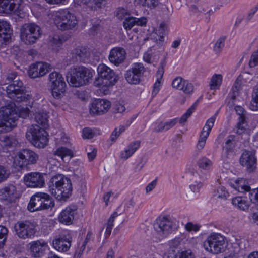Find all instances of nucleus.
<instances>
[{"mask_svg":"<svg viewBox=\"0 0 258 258\" xmlns=\"http://www.w3.org/2000/svg\"><path fill=\"white\" fill-rule=\"evenodd\" d=\"M49 191L58 200L65 201L72 194L71 181L63 174H55L50 179Z\"/></svg>","mask_w":258,"mask_h":258,"instance_id":"nucleus-1","label":"nucleus"},{"mask_svg":"<svg viewBox=\"0 0 258 258\" xmlns=\"http://www.w3.org/2000/svg\"><path fill=\"white\" fill-rule=\"evenodd\" d=\"M92 77L93 73L91 70L80 66L70 68L67 77L70 85L79 87L87 84Z\"/></svg>","mask_w":258,"mask_h":258,"instance_id":"nucleus-2","label":"nucleus"},{"mask_svg":"<svg viewBox=\"0 0 258 258\" xmlns=\"http://www.w3.org/2000/svg\"><path fill=\"white\" fill-rule=\"evenodd\" d=\"M98 77L94 82L95 86H112L119 80L118 75L113 70L104 64H100L97 67Z\"/></svg>","mask_w":258,"mask_h":258,"instance_id":"nucleus-3","label":"nucleus"},{"mask_svg":"<svg viewBox=\"0 0 258 258\" xmlns=\"http://www.w3.org/2000/svg\"><path fill=\"white\" fill-rule=\"evenodd\" d=\"M26 136L29 142L37 148H44L48 141V133L45 128L38 125H32L27 132Z\"/></svg>","mask_w":258,"mask_h":258,"instance_id":"nucleus-4","label":"nucleus"},{"mask_svg":"<svg viewBox=\"0 0 258 258\" xmlns=\"http://www.w3.org/2000/svg\"><path fill=\"white\" fill-rule=\"evenodd\" d=\"M54 202L50 196L44 192H38L31 198L28 209L31 211L48 209L53 207Z\"/></svg>","mask_w":258,"mask_h":258,"instance_id":"nucleus-5","label":"nucleus"},{"mask_svg":"<svg viewBox=\"0 0 258 258\" xmlns=\"http://www.w3.org/2000/svg\"><path fill=\"white\" fill-rule=\"evenodd\" d=\"M54 22L58 29L62 31L74 29L78 24L76 16L68 11L57 12Z\"/></svg>","mask_w":258,"mask_h":258,"instance_id":"nucleus-6","label":"nucleus"},{"mask_svg":"<svg viewBox=\"0 0 258 258\" xmlns=\"http://www.w3.org/2000/svg\"><path fill=\"white\" fill-rule=\"evenodd\" d=\"M20 30L21 39L27 45L35 43L42 34L40 27L35 23L25 24Z\"/></svg>","mask_w":258,"mask_h":258,"instance_id":"nucleus-7","label":"nucleus"},{"mask_svg":"<svg viewBox=\"0 0 258 258\" xmlns=\"http://www.w3.org/2000/svg\"><path fill=\"white\" fill-rule=\"evenodd\" d=\"M48 81L53 97L57 99L62 98L64 95L66 87L62 75L59 72L54 71L49 75Z\"/></svg>","mask_w":258,"mask_h":258,"instance_id":"nucleus-8","label":"nucleus"},{"mask_svg":"<svg viewBox=\"0 0 258 258\" xmlns=\"http://www.w3.org/2000/svg\"><path fill=\"white\" fill-rule=\"evenodd\" d=\"M39 159V155L29 149H23L17 153L14 159V163L20 168L29 165L35 164Z\"/></svg>","mask_w":258,"mask_h":258,"instance_id":"nucleus-9","label":"nucleus"},{"mask_svg":"<svg viewBox=\"0 0 258 258\" xmlns=\"http://www.w3.org/2000/svg\"><path fill=\"white\" fill-rule=\"evenodd\" d=\"M224 238L219 234L213 233L209 236L204 243L205 249L214 254H218L225 251Z\"/></svg>","mask_w":258,"mask_h":258,"instance_id":"nucleus-10","label":"nucleus"},{"mask_svg":"<svg viewBox=\"0 0 258 258\" xmlns=\"http://www.w3.org/2000/svg\"><path fill=\"white\" fill-rule=\"evenodd\" d=\"M36 225L29 221H18L14 225L16 234L20 238H31L36 232Z\"/></svg>","mask_w":258,"mask_h":258,"instance_id":"nucleus-11","label":"nucleus"},{"mask_svg":"<svg viewBox=\"0 0 258 258\" xmlns=\"http://www.w3.org/2000/svg\"><path fill=\"white\" fill-rule=\"evenodd\" d=\"M172 222L168 216H159L154 223V228L160 234H168L171 230Z\"/></svg>","mask_w":258,"mask_h":258,"instance_id":"nucleus-12","label":"nucleus"},{"mask_svg":"<svg viewBox=\"0 0 258 258\" xmlns=\"http://www.w3.org/2000/svg\"><path fill=\"white\" fill-rule=\"evenodd\" d=\"M51 69V66L43 62L32 64L29 69L28 74L31 78H36L45 75Z\"/></svg>","mask_w":258,"mask_h":258,"instance_id":"nucleus-13","label":"nucleus"},{"mask_svg":"<svg viewBox=\"0 0 258 258\" xmlns=\"http://www.w3.org/2000/svg\"><path fill=\"white\" fill-rule=\"evenodd\" d=\"M240 164L245 167L249 172L254 171L256 166V158L253 151H244L239 159Z\"/></svg>","mask_w":258,"mask_h":258,"instance_id":"nucleus-14","label":"nucleus"},{"mask_svg":"<svg viewBox=\"0 0 258 258\" xmlns=\"http://www.w3.org/2000/svg\"><path fill=\"white\" fill-rule=\"evenodd\" d=\"M24 180L26 186L30 187H41L45 184L44 177L39 172L29 173L25 176Z\"/></svg>","mask_w":258,"mask_h":258,"instance_id":"nucleus-15","label":"nucleus"},{"mask_svg":"<svg viewBox=\"0 0 258 258\" xmlns=\"http://www.w3.org/2000/svg\"><path fill=\"white\" fill-rule=\"evenodd\" d=\"M110 107V102L103 99H96L91 104L90 108L91 114L101 115L107 112Z\"/></svg>","mask_w":258,"mask_h":258,"instance_id":"nucleus-16","label":"nucleus"},{"mask_svg":"<svg viewBox=\"0 0 258 258\" xmlns=\"http://www.w3.org/2000/svg\"><path fill=\"white\" fill-rule=\"evenodd\" d=\"M17 198V189L14 185L8 184L0 189L1 200L12 203L15 202Z\"/></svg>","mask_w":258,"mask_h":258,"instance_id":"nucleus-17","label":"nucleus"},{"mask_svg":"<svg viewBox=\"0 0 258 258\" xmlns=\"http://www.w3.org/2000/svg\"><path fill=\"white\" fill-rule=\"evenodd\" d=\"M126 51L121 47H115L112 49L108 56L109 61L116 66L122 63L126 58Z\"/></svg>","mask_w":258,"mask_h":258,"instance_id":"nucleus-18","label":"nucleus"},{"mask_svg":"<svg viewBox=\"0 0 258 258\" xmlns=\"http://www.w3.org/2000/svg\"><path fill=\"white\" fill-rule=\"evenodd\" d=\"M1 116L4 121L13 124L18 119V115L16 111L14 104H9L0 108Z\"/></svg>","mask_w":258,"mask_h":258,"instance_id":"nucleus-19","label":"nucleus"},{"mask_svg":"<svg viewBox=\"0 0 258 258\" xmlns=\"http://www.w3.org/2000/svg\"><path fill=\"white\" fill-rule=\"evenodd\" d=\"M215 122V118L211 117L206 122V124L204 126L197 144V148L199 150H202L205 146L206 140L213 127Z\"/></svg>","mask_w":258,"mask_h":258,"instance_id":"nucleus-20","label":"nucleus"},{"mask_svg":"<svg viewBox=\"0 0 258 258\" xmlns=\"http://www.w3.org/2000/svg\"><path fill=\"white\" fill-rule=\"evenodd\" d=\"M106 0H78V5L84 10L96 11L105 7Z\"/></svg>","mask_w":258,"mask_h":258,"instance_id":"nucleus-21","label":"nucleus"},{"mask_svg":"<svg viewBox=\"0 0 258 258\" xmlns=\"http://www.w3.org/2000/svg\"><path fill=\"white\" fill-rule=\"evenodd\" d=\"M172 86L179 90H182L186 94H189L194 90V86L187 81L184 80L181 77H176L172 82Z\"/></svg>","mask_w":258,"mask_h":258,"instance_id":"nucleus-22","label":"nucleus"},{"mask_svg":"<svg viewBox=\"0 0 258 258\" xmlns=\"http://www.w3.org/2000/svg\"><path fill=\"white\" fill-rule=\"evenodd\" d=\"M11 29L9 24L5 21H0V47L6 45L11 39Z\"/></svg>","mask_w":258,"mask_h":258,"instance_id":"nucleus-23","label":"nucleus"},{"mask_svg":"<svg viewBox=\"0 0 258 258\" xmlns=\"http://www.w3.org/2000/svg\"><path fill=\"white\" fill-rule=\"evenodd\" d=\"M53 247L58 251L66 252L69 250L71 245V241L66 238L56 237L52 241Z\"/></svg>","mask_w":258,"mask_h":258,"instance_id":"nucleus-24","label":"nucleus"},{"mask_svg":"<svg viewBox=\"0 0 258 258\" xmlns=\"http://www.w3.org/2000/svg\"><path fill=\"white\" fill-rule=\"evenodd\" d=\"M21 0H0V12L10 13L18 8Z\"/></svg>","mask_w":258,"mask_h":258,"instance_id":"nucleus-25","label":"nucleus"},{"mask_svg":"<svg viewBox=\"0 0 258 258\" xmlns=\"http://www.w3.org/2000/svg\"><path fill=\"white\" fill-rule=\"evenodd\" d=\"M74 210L70 207H67L60 213L58 220L62 223L67 225L71 224L74 219Z\"/></svg>","mask_w":258,"mask_h":258,"instance_id":"nucleus-26","label":"nucleus"},{"mask_svg":"<svg viewBox=\"0 0 258 258\" xmlns=\"http://www.w3.org/2000/svg\"><path fill=\"white\" fill-rule=\"evenodd\" d=\"M48 116L46 112L43 110H38L34 114V120L37 123L35 125H38L43 128H46L48 125Z\"/></svg>","mask_w":258,"mask_h":258,"instance_id":"nucleus-27","label":"nucleus"},{"mask_svg":"<svg viewBox=\"0 0 258 258\" xmlns=\"http://www.w3.org/2000/svg\"><path fill=\"white\" fill-rule=\"evenodd\" d=\"M230 186L236 190L240 192H244L250 191V186L246 181L243 179H237L233 182H230Z\"/></svg>","mask_w":258,"mask_h":258,"instance_id":"nucleus-28","label":"nucleus"},{"mask_svg":"<svg viewBox=\"0 0 258 258\" xmlns=\"http://www.w3.org/2000/svg\"><path fill=\"white\" fill-rule=\"evenodd\" d=\"M72 55L76 61H84L90 57V52L87 48L79 47L73 50Z\"/></svg>","mask_w":258,"mask_h":258,"instance_id":"nucleus-29","label":"nucleus"},{"mask_svg":"<svg viewBox=\"0 0 258 258\" xmlns=\"http://www.w3.org/2000/svg\"><path fill=\"white\" fill-rule=\"evenodd\" d=\"M250 199L254 203H258V187L250 191ZM250 217L253 221L258 224V205L255 208L252 207Z\"/></svg>","mask_w":258,"mask_h":258,"instance_id":"nucleus-30","label":"nucleus"},{"mask_svg":"<svg viewBox=\"0 0 258 258\" xmlns=\"http://www.w3.org/2000/svg\"><path fill=\"white\" fill-rule=\"evenodd\" d=\"M25 88L21 81L16 80L13 83L10 84L6 89V92L8 97L10 98L11 95L23 90Z\"/></svg>","mask_w":258,"mask_h":258,"instance_id":"nucleus-31","label":"nucleus"},{"mask_svg":"<svg viewBox=\"0 0 258 258\" xmlns=\"http://www.w3.org/2000/svg\"><path fill=\"white\" fill-rule=\"evenodd\" d=\"M232 204L237 208L245 210L249 207V202L246 197H236L232 199Z\"/></svg>","mask_w":258,"mask_h":258,"instance_id":"nucleus-32","label":"nucleus"},{"mask_svg":"<svg viewBox=\"0 0 258 258\" xmlns=\"http://www.w3.org/2000/svg\"><path fill=\"white\" fill-rule=\"evenodd\" d=\"M140 142L136 141L131 143L127 149L120 154L122 159L126 160L131 157L140 146Z\"/></svg>","mask_w":258,"mask_h":258,"instance_id":"nucleus-33","label":"nucleus"},{"mask_svg":"<svg viewBox=\"0 0 258 258\" xmlns=\"http://www.w3.org/2000/svg\"><path fill=\"white\" fill-rule=\"evenodd\" d=\"M30 250L34 256L39 257L43 254V246L39 241H33L29 244Z\"/></svg>","mask_w":258,"mask_h":258,"instance_id":"nucleus-34","label":"nucleus"},{"mask_svg":"<svg viewBox=\"0 0 258 258\" xmlns=\"http://www.w3.org/2000/svg\"><path fill=\"white\" fill-rule=\"evenodd\" d=\"M30 98V96L27 93L25 88L12 95L10 97L12 100L17 102L25 101L29 100Z\"/></svg>","mask_w":258,"mask_h":258,"instance_id":"nucleus-35","label":"nucleus"},{"mask_svg":"<svg viewBox=\"0 0 258 258\" xmlns=\"http://www.w3.org/2000/svg\"><path fill=\"white\" fill-rule=\"evenodd\" d=\"M54 155L61 157V159L63 160L64 158L70 160L74 156L73 152L72 150L63 147L57 148L54 152Z\"/></svg>","mask_w":258,"mask_h":258,"instance_id":"nucleus-36","label":"nucleus"},{"mask_svg":"<svg viewBox=\"0 0 258 258\" xmlns=\"http://www.w3.org/2000/svg\"><path fill=\"white\" fill-rule=\"evenodd\" d=\"M15 139L12 136H2L0 137V145L4 148H8L13 146Z\"/></svg>","mask_w":258,"mask_h":258,"instance_id":"nucleus-37","label":"nucleus"},{"mask_svg":"<svg viewBox=\"0 0 258 258\" xmlns=\"http://www.w3.org/2000/svg\"><path fill=\"white\" fill-rule=\"evenodd\" d=\"M125 78L127 82L131 84H138L141 81V77L139 76L128 70L125 74Z\"/></svg>","mask_w":258,"mask_h":258,"instance_id":"nucleus-38","label":"nucleus"},{"mask_svg":"<svg viewBox=\"0 0 258 258\" xmlns=\"http://www.w3.org/2000/svg\"><path fill=\"white\" fill-rule=\"evenodd\" d=\"M222 76L219 74H214L211 78L210 82V88L211 90L218 88L221 84Z\"/></svg>","mask_w":258,"mask_h":258,"instance_id":"nucleus-39","label":"nucleus"},{"mask_svg":"<svg viewBox=\"0 0 258 258\" xmlns=\"http://www.w3.org/2000/svg\"><path fill=\"white\" fill-rule=\"evenodd\" d=\"M248 127L245 118L240 119L237 124L236 132L239 134H242L247 131Z\"/></svg>","mask_w":258,"mask_h":258,"instance_id":"nucleus-40","label":"nucleus"},{"mask_svg":"<svg viewBox=\"0 0 258 258\" xmlns=\"http://www.w3.org/2000/svg\"><path fill=\"white\" fill-rule=\"evenodd\" d=\"M118 216V214L116 212H114L108 219V221L106 223V228L105 234L106 236H108L111 234V230L113 226V223L114 219Z\"/></svg>","mask_w":258,"mask_h":258,"instance_id":"nucleus-41","label":"nucleus"},{"mask_svg":"<svg viewBox=\"0 0 258 258\" xmlns=\"http://www.w3.org/2000/svg\"><path fill=\"white\" fill-rule=\"evenodd\" d=\"M128 71H133V72L141 77L145 71V68L141 63H136Z\"/></svg>","mask_w":258,"mask_h":258,"instance_id":"nucleus-42","label":"nucleus"},{"mask_svg":"<svg viewBox=\"0 0 258 258\" xmlns=\"http://www.w3.org/2000/svg\"><path fill=\"white\" fill-rule=\"evenodd\" d=\"M212 164V161L206 158L201 159L198 162L199 168L204 170H209Z\"/></svg>","mask_w":258,"mask_h":258,"instance_id":"nucleus-43","label":"nucleus"},{"mask_svg":"<svg viewBox=\"0 0 258 258\" xmlns=\"http://www.w3.org/2000/svg\"><path fill=\"white\" fill-rule=\"evenodd\" d=\"M14 126L9 122L4 121V119H0V134L10 131Z\"/></svg>","mask_w":258,"mask_h":258,"instance_id":"nucleus-44","label":"nucleus"},{"mask_svg":"<svg viewBox=\"0 0 258 258\" xmlns=\"http://www.w3.org/2000/svg\"><path fill=\"white\" fill-rule=\"evenodd\" d=\"M238 248V246L236 242V239L233 236H231V239H229L228 241L227 240V249L231 252H235Z\"/></svg>","mask_w":258,"mask_h":258,"instance_id":"nucleus-45","label":"nucleus"},{"mask_svg":"<svg viewBox=\"0 0 258 258\" xmlns=\"http://www.w3.org/2000/svg\"><path fill=\"white\" fill-rule=\"evenodd\" d=\"M136 18L128 17L125 18L123 21L124 28L127 30L131 29L136 24Z\"/></svg>","mask_w":258,"mask_h":258,"instance_id":"nucleus-46","label":"nucleus"},{"mask_svg":"<svg viewBox=\"0 0 258 258\" xmlns=\"http://www.w3.org/2000/svg\"><path fill=\"white\" fill-rule=\"evenodd\" d=\"M196 106V104L195 103L193 104L186 111L185 113H184L182 117L180 118L179 120V123L181 124H183L186 122L187 119L189 117V116L192 113L194 110L195 109Z\"/></svg>","mask_w":258,"mask_h":258,"instance_id":"nucleus-47","label":"nucleus"},{"mask_svg":"<svg viewBox=\"0 0 258 258\" xmlns=\"http://www.w3.org/2000/svg\"><path fill=\"white\" fill-rule=\"evenodd\" d=\"M175 258H195V256L191 250H187L178 252Z\"/></svg>","mask_w":258,"mask_h":258,"instance_id":"nucleus-48","label":"nucleus"},{"mask_svg":"<svg viewBox=\"0 0 258 258\" xmlns=\"http://www.w3.org/2000/svg\"><path fill=\"white\" fill-rule=\"evenodd\" d=\"M248 64L250 68H254L258 66V50L251 54Z\"/></svg>","mask_w":258,"mask_h":258,"instance_id":"nucleus-49","label":"nucleus"},{"mask_svg":"<svg viewBox=\"0 0 258 258\" xmlns=\"http://www.w3.org/2000/svg\"><path fill=\"white\" fill-rule=\"evenodd\" d=\"M7 234V229L5 226L0 225V246H3L4 245Z\"/></svg>","mask_w":258,"mask_h":258,"instance_id":"nucleus-50","label":"nucleus"},{"mask_svg":"<svg viewBox=\"0 0 258 258\" xmlns=\"http://www.w3.org/2000/svg\"><path fill=\"white\" fill-rule=\"evenodd\" d=\"M140 4L143 6L149 8H155L158 5V0H138Z\"/></svg>","mask_w":258,"mask_h":258,"instance_id":"nucleus-51","label":"nucleus"},{"mask_svg":"<svg viewBox=\"0 0 258 258\" xmlns=\"http://www.w3.org/2000/svg\"><path fill=\"white\" fill-rule=\"evenodd\" d=\"M10 175V171L4 166L0 165V183L6 180Z\"/></svg>","mask_w":258,"mask_h":258,"instance_id":"nucleus-52","label":"nucleus"},{"mask_svg":"<svg viewBox=\"0 0 258 258\" xmlns=\"http://www.w3.org/2000/svg\"><path fill=\"white\" fill-rule=\"evenodd\" d=\"M225 37H222L220 38L215 44L214 50L216 52H219L221 51V48L224 47L225 45Z\"/></svg>","mask_w":258,"mask_h":258,"instance_id":"nucleus-53","label":"nucleus"},{"mask_svg":"<svg viewBox=\"0 0 258 258\" xmlns=\"http://www.w3.org/2000/svg\"><path fill=\"white\" fill-rule=\"evenodd\" d=\"M249 108L252 111H258V98L251 96V100Z\"/></svg>","mask_w":258,"mask_h":258,"instance_id":"nucleus-54","label":"nucleus"},{"mask_svg":"<svg viewBox=\"0 0 258 258\" xmlns=\"http://www.w3.org/2000/svg\"><path fill=\"white\" fill-rule=\"evenodd\" d=\"M17 79V74L16 72H11L9 73L6 78V81H7L6 83L11 84L14 81Z\"/></svg>","mask_w":258,"mask_h":258,"instance_id":"nucleus-55","label":"nucleus"},{"mask_svg":"<svg viewBox=\"0 0 258 258\" xmlns=\"http://www.w3.org/2000/svg\"><path fill=\"white\" fill-rule=\"evenodd\" d=\"M235 109L237 114L239 115V119L245 118L246 112L242 107L240 106H237L235 107Z\"/></svg>","mask_w":258,"mask_h":258,"instance_id":"nucleus-56","label":"nucleus"},{"mask_svg":"<svg viewBox=\"0 0 258 258\" xmlns=\"http://www.w3.org/2000/svg\"><path fill=\"white\" fill-rule=\"evenodd\" d=\"M94 133L91 129L85 128L83 130V137L85 139H91L93 137Z\"/></svg>","mask_w":258,"mask_h":258,"instance_id":"nucleus-57","label":"nucleus"},{"mask_svg":"<svg viewBox=\"0 0 258 258\" xmlns=\"http://www.w3.org/2000/svg\"><path fill=\"white\" fill-rule=\"evenodd\" d=\"M178 119L174 118L164 123L165 130H168L173 127L177 122Z\"/></svg>","mask_w":258,"mask_h":258,"instance_id":"nucleus-58","label":"nucleus"},{"mask_svg":"<svg viewBox=\"0 0 258 258\" xmlns=\"http://www.w3.org/2000/svg\"><path fill=\"white\" fill-rule=\"evenodd\" d=\"M258 11V3H256L254 6H253L249 11L248 13V18L250 19L253 16L255 15V14Z\"/></svg>","mask_w":258,"mask_h":258,"instance_id":"nucleus-59","label":"nucleus"},{"mask_svg":"<svg viewBox=\"0 0 258 258\" xmlns=\"http://www.w3.org/2000/svg\"><path fill=\"white\" fill-rule=\"evenodd\" d=\"M225 194V187H221L217 189V192L215 194L214 196L219 198H224L226 196Z\"/></svg>","mask_w":258,"mask_h":258,"instance_id":"nucleus-60","label":"nucleus"},{"mask_svg":"<svg viewBox=\"0 0 258 258\" xmlns=\"http://www.w3.org/2000/svg\"><path fill=\"white\" fill-rule=\"evenodd\" d=\"M181 240L179 238H175L169 242V245L171 247L176 248L180 245Z\"/></svg>","mask_w":258,"mask_h":258,"instance_id":"nucleus-61","label":"nucleus"},{"mask_svg":"<svg viewBox=\"0 0 258 258\" xmlns=\"http://www.w3.org/2000/svg\"><path fill=\"white\" fill-rule=\"evenodd\" d=\"M30 111L28 108H22L19 111V115L18 116L23 118H26L29 115Z\"/></svg>","mask_w":258,"mask_h":258,"instance_id":"nucleus-62","label":"nucleus"},{"mask_svg":"<svg viewBox=\"0 0 258 258\" xmlns=\"http://www.w3.org/2000/svg\"><path fill=\"white\" fill-rule=\"evenodd\" d=\"M127 15V12H126V10H124V9H119L117 11V14H116L117 17L120 19H125V18H126L125 17V16Z\"/></svg>","mask_w":258,"mask_h":258,"instance_id":"nucleus-63","label":"nucleus"},{"mask_svg":"<svg viewBox=\"0 0 258 258\" xmlns=\"http://www.w3.org/2000/svg\"><path fill=\"white\" fill-rule=\"evenodd\" d=\"M50 41L53 44L57 45H59L62 43V40L60 38L59 36L57 35H54Z\"/></svg>","mask_w":258,"mask_h":258,"instance_id":"nucleus-64","label":"nucleus"}]
</instances>
